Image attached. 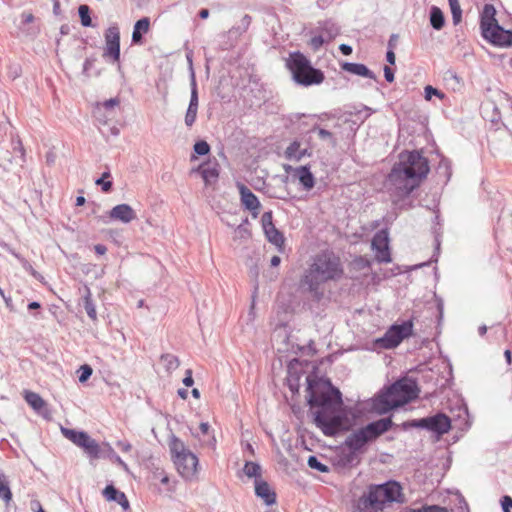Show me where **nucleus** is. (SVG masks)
<instances>
[{
	"instance_id": "f257e3e1",
	"label": "nucleus",
	"mask_w": 512,
	"mask_h": 512,
	"mask_svg": "<svg viewBox=\"0 0 512 512\" xmlns=\"http://www.w3.org/2000/svg\"><path fill=\"white\" fill-rule=\"evenodd\" d=\"M316 381L307 377L308 404L314 414L315 425L326 436H334L341 430H347L350 426L348 414L343 406L341 393L333 388L331 392L318 393L314 386Z\"/></svg>"
},
{
	"instance_id": "f03ea898",
	"label": "nucleus",
	"mask_w": 512,
	"mask_h": 512,
	"mask_svg": "<svg viewBox=\"0 0 512 512\" xmlns=\"http://www.w3.org/2000/svg\"><path fill=\"white\" fill-rule=\"evenodd\" d=\"M428 160L419 152H402L388 175L389 183L394 187V196L398 199L408 197L429 173Z\"/></svg>"
},
{
	"instance_id": "7ed1b4c3",
	"label": "nucleus",
	"mask_w": 512,
	"mask_h": 512,
	"mask_svg": "<svg viewBox=\"0 0 512 512\" xmlns=\"http://www.w3.org/2000/svg\"><path fill=\"white\" fill-rule=\"evenodd\" d=\"M342 274L340 259L331 252H322L305 271L301 287L309 292L313 301L321 302L325 295L323 285L327 281L339 279Z\"/></svg>"
},
{
	"instance_id": "20e7f679",
	"label": "nucleus",
	"mask_w": 512,
	"mask_h": 512,
	"mask_svg": "<svg viewBox=\"0 0 512 512\" xmlns=\"http://www.w3.org/2000/svg\"><path fill=\"white\" fill-rule=\"evenodd\" d=\"M392 425L391 418H381L348 435L345 445L350 449V453L346 456V463L352 464L357 458L356 452L360 451L370 441L387 432Z\"/></svg>"
},
{
	"instance_id": "39448f33",
	"label": "nucleus",
	"mask_w": 512,
	"mask_h": 512,
	"mask_svg": "<svg viewBox=\"0 0 512 512\" xmlns=\"http://www.w3.org/2000/svg\"><path fill=\"white\" fill-rule=\"evenodd\" d=\"M419 388L415 380L403 377L391 384L381 396V401L390 409L404 406L419 396Z\"/></svg>"
},
{
	"instance_id": "423d86ee",
	"label": "nucleus",
	"mask_w": 512,
	"mask_h": 512,
	"mask_svg": "<svg viewBox=\"0 0 512 512\" xmlns=\"http://www.w3.org/2000/svg\"><path fill=\"white\" fill-rule=\"evenodd\" d=\"M287 67L296 83L303 86L320 84L324 80L321 70L314 68L310 61L300 52H293L287 60Z\"/></svg>"
},
{
	"instance_id": "0eeeda50",
	"label": "nucleus",
	"mask_w": 512,
	"mask_h": 512,
	"mask_svg": "<svg viewBox=\"0 0 512 512\" xmlns=\"http://www.w3.org/2000/svg\"><path fill=\"white\" fill-rule=\"evenodd\" d=\"M169 450L178 473L185 479H191L197 471L198 458L196 455L174 435L169 441Z\"/></svg>"
},
{
	"instance_id": "6e6552de",
	"label": "nucleus",
	"mask_w": 512,
	"mask_h": 512,
	"mask_svg": "<svg viewBox=\"0 0 512 512\" xmlns=\"http://www.w3.org/2000/svg\"><path fill=\"white\" fill-rule=\"evenodd\" d=\"M413 333V323L411 320L404 321L401 324H393L381 337L375 341L379 348L393 349L397 347L404 339Z\"/></svg>"
},
{
	"instance_id": "1a4fd4ad",
	"label": "nucleus",
	"mask_w": 512,
	"mask_h": 512,
	"mask_svg": "<svg viewBox=\"0 0 512 512\" xmlns=\"http://www.w3.org/2000/svg\"><path fill=\"white\" fill-rule=\"evenodd\" d=\"M62 434L72 443L81 447L91 459L102 457L99 444L84 431H76L68 428H61Z\"/></svg>"
},
{
	"instance_id": "9d476101",
	"label": "nucleus",
	"mask_w": 512,
	"mask_h": 512,
	"mask_svg": "<svg viewBox=\"0 0 512 512\" xmlns=\"http://www.w3.org/2000/svg\"><path fill=\"white\" fill-rule=\"evenodd\" d=\"M103 56L111 58L114 62L120 59V32L116 25L110 26L105 32Z\"/></svg>"
},
{
	"instance_id": "9b49d317",
	"label": "nucleus",
	"mask_w": 512,
	"mask_h": 512,
	"mask_svg": "<svg viewBox=\"0 0 512 512\" xmlns=\"http://www.w3.org/2000/svg\"><path fill=\"white\" fill-rule=\"evenodd\" d=\"M482 36L496 46H512V30H505L499 24L484 29Z\"/></svg>"
},
{
	"instance_id": "f8f14e48",
	"label": "nucleus",
	"mask_w": 512,
	"mask_h": 512,
	"mask_svg": "<svg viewBox=\"0 0 512 512\" xmlns=\"http://www.w3.org/2000/svg\"><path fill=\"white\" fill-rule=\"evenodd\" d=\"M261 223L267 240L278 248H282L284 245V237L273 223L272 211L263 213Z\"/></svg>"
},
{
	"instance_id": "ddd939ff",
	"label": "nucleus",
	"mask_w": 512,
	"mask_h": 512,
	"mask_svg": "<svg viewBox=\"0 0 512 512\" xmlns=\"http://www.w3.org/2000/svg\"><path fill=\"white\" fill-rule=\"evenodd\" d=\"M451 429V420L444 413H437L433 416L426 417V430L442 436Z\"/></svg>"
},
{
	"instance_id": "4468645a",
	"label": "nucleus",
	"mask_w": 512,
	"mask_h": 512,
	"mask_svg": "<svg viewBox=\"0 0 512 512\" xmlns=\"http://www.w3.org/2000/svg\"><path fill=\"white\" fill-rule=\"evenodd\" d=\"M241 197L242 205L249 210L254 216H256L261 207L260 201L257 196L244 184L238 183L237 185Z\"/></svg>"
},
{
	"instance_id": "2eb2a0df",
	"label": "nucleus",
	"mask_w": 512,
	"mask_h": 512,
	"mask_svg": "<svg viewBox=\"0 0 512 512\" xmlns=\"http://www.w3.org/2000/svg\"><path fill=\"white\" fill-rule=\"evenodd\" d=\"M192 172L200 173L205 182V185L210 186L218 181L219 164L216 161L204 163L198 166L196 169H193Z\"/></svg>"
},
{
	"instance_id": "dca6fc26",
	"label": "nucleus",
	"mask_w": 512,
	"mask_h": 512,
	"mask_svg": "<svg viewBox=\"0 0 512 512\" xmlns=\"http://www.w3.org/2000/svg\"><path fill=\"white\" fill-rule=\"evenodd\" d=\"M372 247L377 251L376 259L378 262L389 263L391 262L388 238L381 234H376L372 240Z\"/></svg>"
},
{
	"instance_id": "f3484780",
	"label": "nucleus",
	"mask_w": 512,
	"mask_h": 512,
	"mask_svg": "<svg viewBox=\"0 0 512 512\" xmlns=\"http://www.w3.org/2000/svg\"><path fill=\"white\" fill-rule=\"evenodd\" d=\"M383 490L384 498L387 503L391 502H404V496L402 494V487L396 481H388L380 485Z\"/></svg>"
},
{
	"instance_id": "a211bd4d",
	"label": "nucleus",
	"mask_w": 512,
	"mask_h": 512,
	"mask_svg": "<svg viewBox=\"0 0 512 512\" xmlns=\"http://www.w3.org/2000/svg\"><path fill=\"white\" fill-rule=\"evenodd\" d=\"M287 172L293 171V175L298 178L299 182L303 185L305 190H311L315 185V178L308 166H299L292 168L288 166L285 168Z\"/></svg>"
},
{
	"instance_id": "6ab92c4d",
	"label": "nucleus",
	"mask_w": 512,
	"mask_h": 512,
	"mask_svg": "<svg viewBox=\"0 0 512 512\" xmlns=\"http://www.w3.org/2000/svg\"><path fill=\"white\" fill-rule=\"evenodd\" d=\"M109 217L127 224L136 218V214L130 205L119 204L110 210Z\"/></svg>"
},
{
	"instance_id": "aec40b11",
	"label": "nucleus",
	"mask_w": 512,
	"mask_h": 512,
	"mask_svg": "<svg viewBox=\"0 0 512 512\" xmlns=\"http://www.w3.org/2000/svg\"><path fill=\"white\" fill-rule=\"evenodd\" d=\"M255 494L261 498L268 506L276 503V493L271 489L270 485L260 479L255 480Z\"/></svg>"
},
{
	"instance_id": "412c9836",
	"label": "nucleus",
	"mask_w": 512,
	"mask_h": 512,
	"mask_svg": "<svg viewBox=\"0 0 512 512\" xmlns=\"http://www.w3.org/2000/svg\"><path fill=\"white\" fill-rule=\"evenodd\" d=\"M496 16V9L492 4H485L482 13H481V20H480V28L481 33L484 32V29L491 28L494 25H498V21L495 18Z\"/></svg>"
},
{
	"instance_id": "4be33fe9",
	"label": "nucleus",
	"mask_w": 512,
	"mask_h": 512,
	"mask_svg": "<svg viewBox=\"0 0 512 512\" xmlns=\"http://www.w3.org/2000/svg\"><path fill=\"white\" fill-rule=\"evenodd\" d=\"M342 69L358 76L376 79L375 74L366 65L361 63L346 62L342 65Z\"/></svg>"
},
{
	"instance_id": "5701e85b",
	"label": "nucleus",
	"mask_w": 512,
	"mask_h": 512,
	"mask_svg": "<svg viewBox=\"0 0 512 512\" xmlns=\"http://www.w3.org/2000/svg\"><path fill=\"white\" fill-rule=\"evenodd\" d=\"M150 20L147 17L139 19L133 29L132 42L135 44L142 43V35L149 31Z\"/></svg>"
},
{
	"instance_id": "b1692460",
	"label": "nucleus",
	"mask_w": 512,
	"mask_h": 512,
	"mask_svg": "<svg viewBox=\"0 0 512 512\" xmlns=\"http://www.w3.org/2000/svg\"><path fill=\"white\" fill-rule=\"evenodd\" d=\"M306 155H310L308 153V150L307 149H300V143L298 141H293L286 149L285 151V157L288 159V160H295V161H299L301 160L304 156Z\"/></svg>"
},
{
	"instance_id": "393cba45",
	"label": "nucleus",
	"mask_w": 512,
	"mask_h": 512,
	"mask_svg": "<svg viewBox=\"0 0 512 512\" xmlns=\"http://www.w3.org/2000/svg\"><path fill=\"white\" fill-rule=\"evenodd\" d=\"M430 24L435 30H441L445 25V17L441 9L437 6H432L430 9Z\"/></svg>"
},
{
	"instance_id": "a878e982",
	"label": "nucleus",
	"mask_w": 512,
	"mask_h": 512,
	"mask_svg": "<svg viewBox=\"0 0 512 512\" xmlns=\"http://www.w3.org/2000/svg\"><path fill=\"white\" fill-rule=\"evenodd\" d=\"M358 512H382L383 509H378V505L374 503V500L368 496L363 495L358 500L357 504Z\"/></svg>"
},
{
	"instance_id": "bb28decb",
	"label": "nucleus",
	"mask_w": 512,
	"mask_h": 512,
	"mask_svg": "<svg viewBox=\"0 0 512 512\" xmlns=\"http://www.w3.org/2000/svg\"><path fill=\"white\" fill-rule=\"evenodd\" d=\"M25 400L35 411L39 413L46 405L45 401L39 394L31 391L25 392Z\"/></svg>"
},
{
	"instance_id": "cd10ccee",
	"label": "nucleus",
	"mask_w": 512,
	"mask_h": 512,
	"mask_svg": "<svg viewBox=\"0 0 512 512\" xmlns=\"http://www.w3.org/2000/svg\"><path fill=\"white\" fill-rule=\"evenodd\" d=\"M83 306H84V309H85L87 315L89 316V318L93 321H96L97 320L96 307L92 301L91 292L88 287H85V295L83 296Z\"/></svg>"
},
{
	"instance_id": "c85d7f7f",
	"label": "nucleus",
	"mask_w": 512,
	"mask_h": 512,
	"mask_svg": "<svg viewBox=\"0 0 512 512\" xmlns=\"http://www.w3.org/2000/svg\"><path fill=\"white\" fill-rule=\"evenodd\" d=\"M251 24V17L249 15H244L242 19L229 30V34L231 36L238 37L245 33Z\"/></svg>"
},
{
	"instance_id": "c756f323",
	"label": "nucleus",
	"mask_w": 512,
	"mask_h": 512,
	"mask_svg": "<svg viewBox=\"0 0 512 512\" xmlns=\"http://www.w3.org/2000/svg\"><path fill=\"white\" fill-rule=\"evenodd\" d=\"M367 495L370 496L374 500V503L378 505V509H383L384 505L387 503L380 485L370 487Z\"/></svg>"
},
{
	"instance_id": "7c9ffc66",
	"label": "nucleus",
	"mask_w": 512,
	"mask_h": 512,
	"mask_svg": "<svg viewBox=\"0 0 512 512\" xmlns=\"http://www.w3.org/2000/svg\"><path fill=\"white\" fill-rule=\"evenodd\" d=\"M243 473L248 478L259 479L261 477V466L256 462L246 461L243 467Z\"/></svg>"
},
{
	"instance_id": "2f4dec72",
	"label": "nucleus",
	"mask_w": 512,
	"mask_h": 512,
	"mask_svg": "<svg viewBox=\"0 0 512 512\" xmlns=\"http://www.w3.org/2000/svg\"><path fill=\"white\" fill-rule=\"evenodd\" d=\"M321 29H322L323 35L325 36V38L328 41L333 40L340 33L339 27L331 21H325L322 24Z\"/></svg>"
},
{
	"instance_id": "473e14b6",
	"label": "nucleus",
	"mask_w": 512,
	"mask_h": 512,
	"mask_svg": "<svg viewBox=\"0 0 512 512\" xmlns=\"http://www.w3.org/2000/svg\"><path fill=\"white\" fill-rule=\"evenodd\" d=\"M160 360L163 363L167 372H172L176 370L180 365L178 357L173 354H163Z\"/></svg>"
},
{
	"instance_id": "72a5a7b5",
	"label": "nucleus",
	"mask_w": 512,
	"mask_h": 512,
	"mask_svg": "<svg viewBox=\"0 0 512 512\" xmlns=\"http://www.w3.org/2000/svg\"><path fill=\"white\" fill-rule=\"evenodd\" d=\"M0 498L4 500L6 504H9L12 500V492L10 490L8 480L3 474H0Z\"/></svg>"
},
{
	"instance_id": "f704fd0d",
	"label": "nucleus",
	"mask_w": 512,
	"mask_h": 512,
	"mask_svg": "<svg viewBox=\"0 0 512 512\" xmlns=\"http://www.w3.org/2000/svg\"><path fill=\"white\" fill-rule=\"evenodd\" d=\"M111 177L110 171L102 173L101 177L95 180V184L101 186L103 192L108 193L111 191L113 183L108 180Z\"/></svg>"
},
{
	"instance_id": "c9c22d12",
	"label": "nucleus",
	"mask_w": 512,
	"mask_h": 512,
	"mask_svg": "<svg viewBox=\"0 0 512 512\" xmlns=\"http://www.w3.org/2000/svg\"><path fill=\"white\" fill-rule=\"evenodd\" d=\"M78 14L80 17V21L82 26L84 27H92V20L90 17V8L88 5H80L78 8Z\"/></svg>"
},
{
	"instance_id": "e433bc0d",
	"label": "nucleus",
	"mask_w": 512,
	"mask_h": 512,
	"mask_svg": "<svg viewBox=\"0 0 512 512\" xmlns=\"http://www.w3.org/2000/svg\"><path fill=\"white\" fill-rule=\"evenodd\" d=\"M452 13V20L454 25H458L462 20V10L458 0H448Z\"/></svg>"
},
{
	"instance_id": "4c0bfd02",
	"label": "nucleus",
	"mask_w": 512,
	"mask_h": 512,
	"mask_svg": "<svg viewBox=\"0 0 512 512\" xmlns=\"http://www.w3.org/2000/svg\"><path fill=\"white\" fill-rule=\"evenodd\" d=\"M103 495L108 501L117 502L124 493L117 490L113 485H107L103 490Z\"/></svg>"
},
{
	"instance_id": "58836bf2",
	"label": "nucleus",
	"mask_w": 512,
	"mask_h": 512,
	"mask_svg": "<svg viewBox=\"0 0 512 512\" xmlns=\"http://www.w3.org/2000/svg\"><path fill=\"white\" fill-rule=\"evenodd\" d=\"M403 512H448L447 508L438 505L422 506L421 508L406 507Z\"/></svg>"
},
{
	"instance_id": "ea45409f",
	"label": "nucleus",
	"mask_w": 512,
	"mask_h": 512,
	"mask_svg": "<svg viewBox=\"0 0 512 512\" xmlns=\"http://www.w3.org/2000/svg\"><path fill=\"white\" fill-rule=\"evenodd\" d=\"M307 464L310 468L315 469L320 472H328L329 468L325 464H323L316 456L311 455L308 458Z\"/></svg>"
},
{
	"instance_id": "a19ab883",
	"label": "nucleus",
	"mask_w": 512,
	"mask_h": 512,
	"mask_svg": "<svg viewBox=\"0 0 512 512\" xmlns=\"http://www.w3.org/2000/svg\"><path fill=\"white\" fill-rule=\"evenodd\" d=\"M188 107L198 108V90H197V84H196L194 73H192L191 97H190V102H189Z\"/></svg>"
},
{
	"instance_id": "79ce46f5",
	"label": "nucleus",
	"mask_w": 512,
	"mask_h": 512,
	"mask_svg": "<svg viewBox=\"0 0 512 512\" xmlns=\"http://www.w3.org/2000/svg\"><path fill=\"white\" fill-rule=\"evenodd\" d=\"M101 454H102V457L107 456L112 461H114L115 463L120 465L124 470H128L127 464L115 453V451L110 446H108L107 455H105L102 450H101Z\"/></svg>"
},
{
	"instance_id": "37998d69",
	"label": "nucleus",
	"mask_w": 512,
	"mask_h": 512,
	"mask_svg": "<svg viewBox=\"0 0 512 512\" xmlns=\"http://www.w3.org/2000/svg\"><path fill=\"white\" fill-rule=\"evenodd\" d=\"M194 152L197 154V155H200V156H204V155H207L209 152H210V146L209 144L204 141V140H200V141H197L195 144H194Z\"/></svg>"
},
{
	"instance_id": "c03bdc74",
	"label": "nucleus",
	"mask_w": 512,
	"mask_h": 512,
	"mask_svg": "<svg viewBox=\"0 0 512 512\" xmlns=\"http://www.w3.org/2000/svg\"><path fill=\"white\" fill-rule=\"evenodd\" d=\"M403 428L404 429H409V428H422V429H426V417L425 418H421V419H413V420H410V421H406L403 423Z\"/></svg>"
},
{
	"instance_id": "a18cd8bd",
	"label": "nucleus",
	"mask_w": 512,
	"mask_h": 512,
	"mask_svg": "<svg viewBox=\"0 0 512 512\" xmlns=\"http://www.w3.org/2000/svg\"><path fill=\"white\" fill-rule=\"evenodd\" d=\"M317 130V133H318V136L320 139L322 140H329L332 144V146H335L336 145V140L335 138L333 137V134L326 130V129H323V128H314L313 131H316Z\"/></svg>"
},
{
	"instance_id": "49530a36",
	"label": "nucleus",
	"mask_w": 512,
	"mask_h": 512,
	"mask_svg": "<svg viewBox=\"0 0 512 512\" xmlns=\"http://www.w3.org/2000/svg\"><path fill=\"white\" fill-rule=\"evenodd\" d=\"M197 111H198V108L188 107L186 114H185V124L188 127H191L194 124L196 117H197Z\"/></svg>"
},
{
	"instance_id": "de8ad7c7",
	"label": "nucleus",
	"mask_w": 512,
	"mask_h": 512,
	"mask_svg": "<svg viewBox=\"0 0 512 512\" xmlns=\"http://www.w3.org/2000/svg\"><path fill=\"white\" fill-rule=\"evenodd\" d=\"M327 41L328 40L325 38V36L323 34H321V35L312 37L310 40V45L313 50L317 51Z\"/></svg>"
},
{
	"instance_id": "09e8293b",
	"label": "nucleus",
	"mask_w": 512,
	"mask_h": 512,
	"mask_svg": "<svg viewBox=\"0 0 512 512\" xmlns=\"http://www.w3.org/2000/svg\"><path fill=\"white\" fill-rule=\"evenodd\" d=\"M92 372H93V370L89 365H87V364L82 365L80 367L79 381L81 383L87 381L89 379V377L92 375Z\"/></svg>"
},
{
	"instance_id": "8fccbe9b",
	"label": "nucleus",
	"mask_w": 512,
	"mask_h": 512,
	"mask_svg": "<svg viewBox=\"0 0 512 512\" xmlns=\"http://www.w3.org/2000/svg\"><path fill=\"white\" fill-rule=\"evenodd\" d=\"M433 95L438 96L440 98H442L444 96L443 93H441L438 89H436L430 85L426 86L425 87V98L427 100H430Z\"/></svg>"
},
{
	"instance_id": "3c124183",
	"label": "nucleus",
	"mask_w": 512,
	"mask_h": 512,
	"mask_svg": "<svg viewBox=\"0 0 512 512\" xmlns=\"http://www.w3.org/2000/svg\"><path fill=\"white\" fill-rule=\"evenodd\" d=\"M249 237V231L243 225H239L234 231V239L243 238L246 239Z\"/></svg>"
},
{
	"instance_id": "603ef678",
	"label": "nucleus",
	"mask_w": 512,
	"mask_h": 512,
	"mask_svg": "<svg viewBox=\"0 0 512 512\" xmlns=\"http://www.w3.org/2000/svg\"><path fill=\"white\" fill-rule=\"evenodd\" d=\"M12 254L22 263V266L26 270H29L33 274H35V271L33 270L31 264L25 258H23L20 254L16 253L15 251H12Z\"/></svg>"
},
{
	"instance_id": "864d4df0",
	"label": "nucleus",
	"mask_w": 512,
	"mask_h": 512,
	"mask_svg": "<svg viewBox=\"0 0 512 512\" xmlns=\"http://www.w3.org/2000/svg\"><path fill=\"white\" fill-rule=\"evenodd\" d=\"M501 505L503 512H510V508H512V498L510 496H503L501 499Z\"/></svg>"
},
{
	"instance_id": "5fc2aeb1",
	"label": "nucleus",
	"mask_w": 512,
	"mask_h": 512,
	"mask_svg": "<svg viewBox=\"0 0 512 512\" xmlns=\"http://www.w3.org/2000/svg\"><path fill=\"white\" fill-rule=\"evenodd\" d=\"M384 77L387 82H393L394 81V71L389 66L384 67Z\"/></svg>"
},
{
	"instance_id": "6e6d98bb",
	"label": "nucleus",
	"mask_w": 512,
	"mask_h": 512,
	"mask_svg": "<svg viewBox=\"0 0 512 512\" xmlns=\"http://www.w3.org/2000/svg\"><path fill=\"white\" fill-rule=\"evenodd\" d=\"M94 61H95L94 58H88L85 60L84 65H83V73L84 74L88 75V72L92 68Z\"/></svg>"
},
{
	"instance_id": "4d7b16f0",
	"label": "nucleus",
	"mask_w": 512,
	"mask_h": 512,
	"mask_svg": "<svg viewBox=\"0 0 512 512\" xmlns=\"http://www.w3.org/2000/svg\"><path fill=\"white\" fill-rule=\"evenodd\" d=\"M398 42V35L392 34L388 40V49L394 50V48L397 46Z\"/></svg>"
},
{
	"instance_id": "13d9d810",
	"label": "nucleus",
	"mask_w": 512,
	"mask_h": 512,
	"mask_svg": "<svg viewBox=\"0 0 512 512\" xmlns=\"http://www.w3.org/2000/svg\"><path fill=\"white\" fill-rule=\"evenodd\" d=\"M119 104V100L117 98H111L109 100H106L104 103H103V106L106 108V109H111L113 107H115L116 105Z\"/></svg>"
},
{
	"instance_id": "bf43d9fd",
	"label": "nucleus",
	"mask_w": 512,
	"mask_h": 512,
	"mask_svg": "<svg viewBox=\"0 0 512 512\" xmlns=\"http://www.w3.org/2000/svg\"><path fill=\"white\" fill-rule=\"evenodd\" d=\"M117 446L123 452H129L132 448L131 444L125 441H118Z\"/></svg>"
},
{
	"instance_id": "052dcab7",
	"label": "nucleus",
	"mask_w": 512,
	"mask_h": 512,
	"mask_svg": "<svg viewBox=\"0 0 512 512\" xmlns=\"http://www.w3.org/2000/svg\"><path fill=\"white\" fill-rule=\"evenodd\" d=\"M386 60L389 64L394 65L396 61V56L393 50L388 49L386 53Z\"/></svg>"
},
{
	"instance_id": "680f3d73",
	"label": "nucleus",
	"mask_w": 512,
	"mask_h": 512,
	"mask_svg": "<svg viewBox=\"0 0 512 512\" xmlns=\"http://www.w3.org/2000/svg\"><path fill=\"white\" fill-rule=\"evenodd\" d=\"M339 50L341 51V53L345 56H348L352 53V47L348 44H341L339 46Z\"/></svg>"
},
{
	"instance_id": "e2e57ef3",
	"label": "nucleus",
	"mask_w": 512,
	"mask_h": 512,
	"mask_svg": "<svg viewBox=\"0 0 512 512\" xmlns=\"http://www.w3.org/2000/svg\"><path fill=\"white\" fill-rule=\"evenodd\" d=\"M22 23L23 24H29L31 22H33L34 20V16L32 13H27V12H24L22 15Z\"/></svg>"
},
{
	"instance_id": "0e129e2a",
	"label": "nucleus",
	"mask_w": 512,
	"mask_h": 512,
	"mask_svg": "<svg viewBox=\"0 0 512 512\" xmlns=\"http://www.w3.org/2000/svg\"><path fill=\"white\" fill-rule=\"evenodd\" d=\"M94 250L98 255H104L107 251V248L103 244H97L94 246Z\"/></svg>"
},
{
	"instance_id": "69168bd1",
	"label": "nucleus",
	"mask_w": 512,
	"mask_h": 512,
	"mask_svg": "<svg viewBox=\"0 0 512 512\" xmlns=\"http://www.w3.org/2000/svg\"><path fill=\"white\" fill-rule=\"evenodd\" d=\"M119 505H121L124 509H127L129 507V501L125 494L123 496H120V499L117 501Z\"/></svg>"
},
{
	"instance_id": "338daca9",
	"label": "nucleus",
	"mask_w": 512,
	"mask_h": 512,
	"mask_svg": "<svg viewBox=\"0 0 512 512\" xmlns=\"http://www.w3.org/2000/svg\"><path fill=\"white\" fill-rule=\"evenodd\" d=\"M194 383V380H193V377L192 376H185L184 379H183V384L186 386V387H191Z\"/></svg>"
},
{
	"instance_id": "774afa93",
	"label": "nucleus",
	"mask_w": 512,
	"mask_h": 512,
	"mask_svg": "<svg viewBox=\"0 0 512 512\" xmlns=\"http://www.w3.org/2000/svg\"><path fill=\"white\" fill-rule=\"evenodd\" d=\"M177 394H178V396L180 398H182L184 400L187 399V397H188V391L186 389H183V388L178 389Z\"/></svg>"
}]
</instances>
